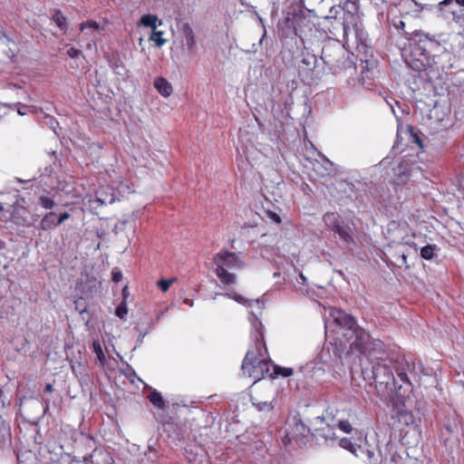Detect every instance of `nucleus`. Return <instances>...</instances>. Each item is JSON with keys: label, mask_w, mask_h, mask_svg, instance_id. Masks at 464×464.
<instances>
[{"label": "nucleus", "mask_w": 464, "mask_h": 464, "mask_svg": "<svg viewBox=\"0 0 464 464\" xmlns=\"http://www.w3.org/2000/svg\"><path fill=\"white\" fill-rule=\"evenodd\" d=\"M250 321L254 330L252 336L255 340V347L247 351L241 370L244 375H247L256 382L265 378L266 375L269 377L270 365L261 352L262 348L266 350L263 324L254 312H251Z\"/></svg>", "instance_id": "1"}, {"label": "nucleus", "mask_w": 464, "mask_h": 464, "mask_svg": "<svg viewBox=\"0 0 464 464\" xmlns=\"http://www.w3.org/2000/svg\"><path fill=\"white\" fill-rule=\"evenodd\" d=\"M362 376L370 386L374 382L376 392L382 400L390 398L397 389L393 373L385 364L372 362L370 368L362 367Z\"/></svg>", "instance_id": "2"}, {"label": "nucleus", "mask_w": 464, "mask_h": 464, "mask_svg": "<svg viewBox=\"0 0 464 464\" xmlns=\"http://www.w3.org/2000/svg\"><path fill=\"white\" fill-rule=\"evenodd\" d=\"M37 220V216H31L24 198L17 197L11 205L10 214H5L4 222H12L16 227H29Z\"/></svg>", "instance_id": "3"}, {"label": "nucleus", "mask_w": 464, "mask_h": 464, "mask_svg": "<svg viewBox=\"0 0 464 464\" xmlns=\"http://www.w3.org/2000/svg\"><path fill=\"white\" fill-rule=\"evenodd\" d=\"M324 224L331 228L339 238L346 245L354 242L352 227L340 219V216L334 212H327L324 215Z\"/></svg>", "instance_id": "4"}, {"label": "nucleus", "mask_w": 464, "mask_h": 464, "mask_svg": "<svg viewBox=\"0 0 464 464\" xmlns=\"http://www.w3.org/2000/svg\"><path fill=\"white\" fill-rule=\"evenodd\" d=\"M310 433V429L302 421L298 415L288 418L285 424V435L283 439L285 444L292 440L304 443V440Z\"/></svg>", "instance_id": "5"}, {"label": "nucleus", "mask_w": 464, "mask_h": 464, "mask_svg": "<svg viewBox=\"0 0 464 464\" xmlns=\"http://www.w3.org/2000/svg\"><path fill=\"white\" fill-rule=\"evenodd\" d=\"M344 56L345 52L338 44H328L322 49L321 59L334 73L342 69Z\"/></svg>", "instance_id": "6"}, {"label": "nucleus", "mask_w": 464, "mask_h": 464, "mask_svg": "<svg viewBox=\"0 0 464 464\" xmlns=\"http://www.w3.org/2000/svg\"><path fill=\"white\" fill-rule=\"evenodd\" d=\"M410 40L416 45V52H419V55L423 56L426 60L428 55L440 46V43L434 36L421 31L411 33Z\"/></svg>", "instance_id": "7"}, {"label": "nucleus", "mask_w": 464, "mask_h": 464, "mask_svg": "<svg viewBox=\"0 0 464 464\" xmlns=\"http://www.w3.org/2000/svg\"><path fill=\"white\" fill-rule=\"evenodd\" d=\"M214 263L217 266V268L221 266L222 268L227 267H237L241 268L243 266V262L237 257L235 253L224 251L218 253L214 257Z\"/></svg>", "instance_id": "8"}, {"label": "nucleus", "mask_w": 464, "mask_h": 464, "mask_svg": "<svg viewBox=\"0 0 464 464\" xmlns=\"http://www.w3.org/2000/svg\"><path fill=\"white\" fill-rule=\"evenodd\" d=\"M353 334L354 340L351 343V348L362 353L372 339L366 331L360 327L356 328Z\"/></svg>", "instance_id": "9"}, {"label": "nucleus", "mask_w": 464, "mask_h": 464, "mask_svg": "<svg viewBox=\"0 0 464 464\" xmlns=\"http://www.w3.org/2000/svg\"><path fill=\"white\" fill-rule=\"evenodd\" d=\"M371 360H383L386 356L383 343L379 339H372L362 353Z\"/></svg>", "instance_id": "10"}, {"label": "nucleus", "mask_w": 464, "mask_h": 464, "mask_svg": "<svg viewBox=\"0 0 464 464\" xmlns=\"http://www.w3.org/2000/svg\"><path fill=\"white\" fill-rule=\"evenodd\" d=\"M333 316H334V321L340 326L344 327L347 330L353 332L358 328L356 320L352 315L345 314L342 310H336Z\"/></svg>", "instance_id": "11"}, {"label": "nucleus", "mask_w": 464, "mask_h": 464, "mask_svg": "<svg viewBox=\"0 0 464 464\" xmlns=\"http://www.w3.org/2000/svg\"><path fill=\"white\" fill-rule=\"evenodd\" d=\"M181 33L183 36V44L187 47L188 52L192 54L197 45L193 29L188 23H186L181 27Z\"/></svg>", "instance_id": "12"}, {"label": "nucleus", "mask_w": 464, "mask_h": 464, "mask_svg": "<svg viewBox=\"0 0 464 464\" xmlns=\"http://www.w3.org/2000/svg\"><path fill=\"white\" fill-rule=\"evenodd\" d=\"M317 63L316 55L310 53L309 52L302 53V60L301 64L299 65L300 70L304 71H313Z\"/></svg>", "instance_id": "13"}, {"label": "nucleus", "mask_w": 464, "mask_h": 464, "mask_svg": "<svg viewBox=\"0 0 464 464\" xmlns=\"http://www.w3.org/2000/svg\"><path fill=\"white\" fill-rule=\"evenodd\" d=\"M154 87L164 97H169L173 91L171 84L163 77L154 80Z\"/></svg>", "instance_id": "14"}, {"label": "nucleus", "mask_w": 464, "mask_h": 464, "mask_svg": "<svg viewBox=\"0 0 464 464\" xmlns=\"http://www.w3.org/2000/svg\"><path fill=\"white\" fill-rule=\"evenodd\" d=\"M397 420L400 423L406 426L413 425L416 422L414 415L411 411L404 409H400L397 411Z\"/></svg>", "instance_id": "15"}, {"label": "nucleus", "mask_w": 464, "mask_h": 464, "mask_svg": "<svg viewBox=\"0 0 464 464\" xmlns=\"http://www.w3.org/2000/svg\"><path fill=\"white\" fill-rule=\"evenodd\" d=\"M216 275L219 280L225 285H232L236 283V276L226 270V268H216Z\"/></svg>", "instance_id": "16"}, {"label": "nucleus", "mask_w": 464, "mask_h": 464, "mask_svg": "<svg viewBox=\"0 0 464 464\" xmlns=\"http://www.w3.org/2000/svg\"><path fill=\"white\" fill-rule=\"evenodd\" d=\"M394 175L398 177L399 182H405L409 175V165L405 161L400 162L393 168Z\"/></svg>", "instance_id": "17"}, {"label": "nucleus", "mask_w": 464, "mask_h": 464, "mask_svg": "<svg viewBox=\"0 0 464 464\" xmlns=\"http://www.w3.org/2000/svg\"><path fill=\"white\" fill-rule=\"evenodd\" d=\"M56 225V214L54 212H49L45 214L40 221V227L43 230H49Z\"/></svg>", "instance_id": "18"}, {"label": "nucleus", "mask_w": 464, "mask_h": 464, "mask_svg": "<svg viewBox=\"0 0 464 464\" xmlns=\"http://www.w3.org/2000/svg\"><path fill=\"white\" fill-rule=\"evenodd\" d=\"M339 445L343 448L349 450L356 457H360L359 451H362V448L361 446H355L352 443L349 439L343 438L340 440Z\"/></svg>", "instance_id": "19"}, {"label": "nucleus", "mask_w": 464, "mask_h": 464, "mask_svg": "<svg viewBox=\"0 0 464 464\" xmlns=\"http://www.w3.org/2000/svg\"><path fill=\"white\" fill-rule=\"evenodd\" d=\"M279 374L283 375L284 377L291 376L293 374V369L273 365V372L269 373V378L274 379L276 376Z\"/></svg>", "instance_id": "20"}, {"label": "nucleus", "mask_w": 464, "mask_h": 464, "mask_svg": "<svg viewBox=\"0 0 464 464\" xmlns=\"http://www.w3.org/2000/svg\"><path fill=\"white\" fill-rule=\"evenodd\" d=\"M53 20L56 25L63 32L67 30L66 17L60 10H56L53 15Z\"/></svg>", "instance_id": "21"}, {"label": "nucleus", "mask_w": 464, "mask_h": 464, "mask_svg": "<svg viewBox=\"0 0 464 464\" xmlns=\"http://www.w3.org/2000/svg\"><path fill=\"white\" fill-rule=\"evenodd\" d=\"M414 368L413 364L406 362L405 366L401 369L397 370V376L401 382L410 383L407 372H411Z\"/></svg>", "instance_id": "22"}, {"label": "nucleus", "mask_w": 464, "mask_h": 464, "mask_svg": "<svg viewBox=\"0 0 464 464\" xmlns=\"http://www.w3.org/2000/svg\"><path fill=\"white\" fill-rule=\"evenodd\" d=\"M149 399L154 406H156L160 409H164L166 407L161 394L160 392H158L157 391L151 392L149 395Z\"/></svg>", "instance_id": "23"}, {"label": "nucleus", "mask_w": 464, "mask_h": 464, "mask_svg": "<svg viewBox=\"0 0 464 464\" xmlns=\"http://www.w3.org/2000/svg\"><path fill=\"white\" fill-rule=\"evenodd\" d=\"M438 250L436 245H427L420 249V256L426 260H430Z\"/></svg>", "instance_id": "24"}, {"label": "nucleus", "mask_w": 464, "mask_h": 464, "mask_svg": "<svg viewBox=\"0 0 464 464\" xmlns=\"http://www.w3.org/2000/svg\"><path fill=\"white\" fill-rule=\"evenodd\" d=\"M158 17L153 14H145L140 19V24L147 27H151L152 31L157 28Z\"/></svg>", "instance_id": "25"}, {"label": "nucleus", "mask_w": 464, "mask_h": 464, "mask_svg": "<svg viewBox=\"0 0 464 464\" xmlns=\"http://www.w3.org/2000/svg\"><path fill=\"white\" fill-rule=\"evenodd\" d=\"M80 30L83 32L84 30H90L91 34H93L94 33L98 32L100 30V24L95 21H87L84 23H82L80 24Z\"/></svg>", "instance_id": "26"}, {"label": "nucleus", "mask_w": 464, "mask_h": 464, "mask_svg": "<svg viewBox=\"0 0 464 464\" xmlns=\"http://www.w3.org/2000/svg\"><path fill=\"white\" fill-rule=\"evenodd\" d=\"M360 457H365L368 464H378V458H376L373 450L369 449H362V451H359Z\"/></svg>", "instance_id": "27"}, {"label": "nucleus", "mask_w": 464, "mask_h": 464, "mask_svg": "<svg viewBox=\"0 0 464 464\" xmlns=\"http://www.w3.org/2000/svg\"><path fill=\"white\" fill-rule=\"evenodd\" d=\"M92 348H93V352L96 354L98 360L101 362H104L106 358H105V354L102 351V343H100V341H97V340L93 341Z\"/></svg>", "instance_id": "28"}, {"label": "nucleus", "mask_w": 464, "mask_h": 464, "mask_svg": "<svg viewBox=\"0 0 464 464\" xmlns=\"http://www.w3.org/2000/svg\"><path fill=\"white\" fill-rule=\"evenodd\" d=\"M162 34L163 33L161 31H156L155 29L152 31V34L150 39L155 42L157 46L161 47L166 43V40L162 38Z\"/></svg>", "instance_id": "29"}, {"label": "nucleus", "mask_w": 464, "mask_h": 464, "mask_svg": "<svg viewBox=\"0 0 464 464\" xmlns=\"http://www.w3.org/2000/svg\"><path fill=\"white\" fill-rule=\"evenodd\" d=\"M39 204L45 209H52L55 205L54 201L46 196L39 197Z\"/></svg>", "instance_id": "30"}, {"label": "nucleus", "mask_w": 464, "mask_h": 464, "mask_svg": "<svg viewBox=\"0 0 464 464\" xmlns=\"http://www.w3.org/2000/svg\"><path fill=\"white\" fill-rule=\"evenodd\" d=\"M253 405L256 406L258 411H269L273 409L272 402H270V401L256 402V401H253Z\"/></svg>", "instance_id": "31"}, {"label": "nucleus", "mask_w": 464, "mask_h": 464, "mask_svg": "<svg viewBox=\"0 0 464 464\" xmlns=\"http://www.w3.org/2000/svg\"><path fill=\"white\" fill-rule=\"evenodd\" d=\"M174 281H176V278H171L169 280L161 279L158 282V285L162 292H167Z\"/></svg>", "instance_id": "32"}, {"label": "nucleus", "mask_w": 464, "mask_h": 464, "mask_svg": "<svg viewBox=\"0 0 464 464\" xmlns=\"http://www.w3.org/2000/svg\"><path fill=\"white\" fill-rule=\"evenodd\" d=\"M128 313L127 305L122 302L116 309V315L121 319H123Z\"/></svg>", "instance_id": "33"}, {"label": "nucleus", "mask_w": 464, "mask_h": 464, "mask_svg": "<svg viewBox=\"0 0 464 464\" xmlns=\"http://www.w3.org/2000/svg\"><path fill=\"white\" fill-rule=\"evenodd\" d=\"M190 464H210L209 460L205 455L196 456L193 459L189 460Z\"/></svg>", "instance_id": "34"}, {"label": "nucleus", "mask_w": 464, "mask_h": 464, "mask_svg": "<svg viewBox=\"0 0 464 464\" xmlns=\"http://www.w3.org/2000/svg\"><path fill=\"white\" fill-rule=\"evenodd\" d=\"M151 326L150 324H148L146 327L144 328H141L140 325H138L136 327L137 331L139 332L140 334V338H139V342H141L142 339L144 338V336L150 332Z\"/></svg>", "instance_id": "35"}, {"label": "nucleus", "mask_w": 464, "mask_h": 464, "mask_svg": "<svg viewBox=\"0 0 464 464\" xmlns=\"http://www.w3.org/2000/svg\"><path fill=\"white\" fill-rule=\"evenodd\" d=\"M266 217L268 218H270L276 224H280L281 223V218H280L279 215L276 214V212H273L271 210H267V211H266Z\"/></svg>", "instance_id": "36"}, {"label": "nucleus", "mask_w": 464, "mask_h": 464, "mask_svg": "<svg viewBox=\"0 0 464 464\" xmlns=\"http://www.w3.org/2000/svg\"><path fill=\"white\" fill-rule=\"evenodd\" d=\"M42 400H43L44 413L45 414L50 408L51 398L47 394H44L42 396Z\"/></svg>", "instance_id": "37"}, {"label": "nucleus", "mask_w": 464, "mask_h": 464, "mask_svg": "<svg viewBox=\"0 0 464 464\" xmlns=\"http://www.w3.org/2000/svg\"><path fill=\"white\" fill-rule=\"evenodd\" d=\"M339 427L340 429L346 432V433H349L352 431L353 428H352V425L349 423L348 420H341L339 421Z\"/></svg>", "instance_id": "38"}, {"label": "nucleus", "mask_w": 464, "mask_h": 464, "mask_svg": "<svg viewBox=\"0 0 464 464\" xmlns=\"http://www.w3.org/2000/svg\"><path fill=\"white\" fill-rule=\"evenodd\" d=\"M67 54L72 59H76V58L80 57L81 55H82V53L80 50L73 48V47H71L70 49H68Z\"/></svg>", "instance_id": "39"}, {"label": "nucleus", "mask_w": 464, "mask_h": 464, "mask_svg": "<svg viewBox=\"0 0 464 464\" xmlns=\"http://www.w3.org/2000/svg\"><path fill=\"white\" fill-rule=\"evenodd\" d=\"M348 18H351L352 20L356 19V17H354V15H353V14H348V16L346 18H344V21L343 23V29L344 34H346L348 33V31L350 30V26H349V24L347 21Z\"/></svg>", "instance_id": "40"}, {"label": "nucleus", "mask_w": 464, "mask_h": 464, "mask_svg": "<svg viewBox=\"0 0 464 464\" xmlns=\"http://www.w3.org/2000/svg\"><path fill=\"white\" fill-rule=\"evenodd\" d=\"M96 201H98L100 203V205H107V204H111L113 201H114V198L112 197H111L110 198H102V197H97L96 198Z\"/></svg>", "instance_id": "41"}, {"label": "nucleus", "mask_w": 464, "mask_h": 464, "mask_svg": "<svg viewBox=\"0 0 464 464\" xmlns=\"http://www.w3.org/2000/svg\"><path fill=\"white\" fill-rule=\"evenodd\" d=\"M69 218H70V215H69V213H67V212H64V213L61 214V215L59 216V218H56V225H57V226L61 225L62 223H63V222H64L66 219H68Z\"/></svg>", "instance_id": "42"}, {"label": "nucleus", "mask_w": 464, "mask_h": 464, "mask_svg": "<svg viewBox=\"0 0 464 464\" xmlns=\"http://www.w3.org/2000/svg\"><path fill=\"white\" fill-rule=\"evenodd\" d=\"M10 211L9 209L5 208L3 205V203L0 202V213H1V216H0V219L4 222V218H5V214H10Z\"/></svg>", "instance_id": "43"}, {"label": "nucleus", "mask_w": 464, "mask_h": 464, "mask_svg": "<svg viewBox=\"0 0 464 464\" xmlns=\"http://www.w3.org/2000/svg\"><path fill=\"white\" fill-rule=\"evenodd\" d=\"M112 280L116 283L120 282L122 279V275L120 271H112Z\"/></svg>", "instance_id": "44"}, {"label": "nucleus", "mask_w": 464, "mask_h": 464, "mask_svg": "<svg viewBox=\"0 0 464 464\" xmlns=\"http://www.w3.org/2000/svg\"><path fill=\"white\" fill-rule=\"evenodd\" d=\"M249 306H251L253 304H255L259 309H262L264 306V304L259 299L250 300Z\"/></svg>", "instance_id": "45"}, {"label": "nucleus", "mask_w": 464, "mask_h": 464, "mask_svg": "<svg viewBox=\"0 0 464 464\" xmlns=\"http://www.w3.org/2000/svg\"><path fill=\"white\" fill-rule=\"evenodd\" d=\"M8 432L9 427L6 425V423L0 418V432L1 431Z\"/></svg>", "instance_id": "46"}, {"label": "nucleus", "mask_w": 464, "mask_h": 464, "mask_svg": "<svg viewBox=\"0 0 464 464\" xmlns=\"http://www.w3.org/2000/svg\"><path fill=\"white\" fill-rule=\"evenodd\" d=\"M233 299L236 300L237 302L240 303V304H244L245 302H246V300L243 296H241L239 295H235L233 296Z\"/></svg>", "instance_id": "47"}, {"label": "nucleus", "mask_w": 464, "mask_h": 464, "mask_svg": "<svg viewBox=\"0 0 464 464\" xmlns=\"http://www.w3.org/2000/svg\"><path fill=\"white\" fill-rule=\"evenodd\" d=\"M53 392V385L51 383L46 384L44 394L52 393Z\"/></svg>", "instance_id": "48"}, {"label": "nucleus", "mask_w": 464, "mask_h": 464, "mask_svg": "<svg viewBox=\"0 0 464 464\" xmlns=\"http://www.w3.org/2000/svg\"><path fill=\"white\" fill-rule=\"evenodd\" d=\"M305 281H306L305 276L303 274H300L298 276V278H297V283L298 284H304Z\"/></svg>", "instance_id": "49"}, {"label": "nucleus", "mask_w": 464, "mask_h": 464, "mask_svg": "<svg viewBox=\"0 0 464 464\" xmlns=\"http://www.w3.org/2000/svg\"><path fill=\"white\" fill-rule=\"evenodd\" d=\"M328 432H329V433H327V434H326V433H325V434H324V436L325 437V439H326V440H327V439H332V440H333V439H334V438H335V437H334V432H332V431H331V430H328Z\"/></svg>", "instance_id": "50"}, {"label": "nucleus", "mask_w": 464, "mask_h": 464, "mask_svg": "<svg viewBox=\"0 0 464 464\" xmlns=\"http://www.w3.org/2000/svg\"><path fill=\"white\" fill-rule=\"evenodd\" d=\"M400 258L401 260V264L405 265L407 263V256L404 253L400 255Z\"/></svg>", "instance_id": "51"}, {"label": "nucleus", "mask_w": 464, "mask_h": 464, "mask_svg": "<svg viewBox=\"0 0 464 464\" xmlns=\"http://www.w3.org/2000/svg\"><path fill=\"white\" fill-rule=\"evenodd\" d=\"M314 420H315V423H318V422L323 423L324 421V418L321 417V416H318V417L315 418Z\"/></svg>", "instance_id": "52"}, {"label": "nucleus", "mask_w": 464, "mask_h": 464, "mask_svg": "<svg viewBox=\"0 0 464 464\" xmlns=\"http://www.w3.org/2000/svg\"><path fill=\"white\" fill-rule=\"evenodd\" d=\"M184 304H188V306H193V301L188 298L184 300Z\"/></svg>", "instance_id": "53"}, {"label": "nucleus", "mask_w": 464, "mask_h": 464, "mask_svg": "<svg viewBox=\"0 0 464 464\" xmlns=\"http://www.w3.org/2000/svg\"><path fill=\"white\" fill-rule=\"evenodd\" d=\"M404 26H405V23L402 21H400L399 24L396 25L397 28H401V29L404 28Z\"/></svg>", "instance_id": "54"}, {"label": "nucleus", "mask_w": 464, "mask_h": 464, "mask_svg": "<svg viewBox=\"0 0 464 464\" xmlns=\"http://www.w3.org/2000/svg\"><path fill=\"white\" fill-rule=\"evenodd\" d=\"M452 0H443L442 2H440V5H449L450 3H451Z\"/></svg>", "instance_id": "55"}, {"label": "nucleus", "mask_w": 464, "mask_h": 464, "mask_svg": "<svg viewBox=\"0 0 464 464\" xmlns=\"http://www.w3.org/2000/svg\"><path fill=\"white\" fill-rule=\"evenodd\" d=\"M455 2L459 5L460 6L464 7V0H455Z\"/></svg>", "instance_id": "56"}, {"label": "nucleus", "mask_w": 464, "mask_h": 464, "mask_svg": "<svg viewBox=\"0 0 464 464\" xmlns=\"http://www.w3.org/2000/svg\"><path fill=\"white\" fill-rule=\"evenodd\" d=\"M47 119L49 120L47 123H48V124H50V125H52V124H53V122L54 121L53 118H52V117H48V116H47Z\"/></svg>", "instance_id": "57"}, {"label": "nucleus", "mask_w": 464, "mask_h": 464, "mask_svg": "<svg viewBox=\"0 0 464 464\" xmlns=\"http://www.w3.org/2000/svg\"><path fill=\"white\" fill-rule=\"evenodd\" d=\"M5 243L3 241L0 240V250L5 248Z\"/></svg>", "instance_id": "58"}]
</instances>
